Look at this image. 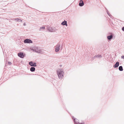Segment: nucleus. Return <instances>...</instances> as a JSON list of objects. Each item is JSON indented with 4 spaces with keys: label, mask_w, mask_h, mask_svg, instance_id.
I'll use <instances>...</instances> for the list:
<instances>
[{
    "label": "nucleus",
    "mask_w": 124,
    "mask_h": 124,
    "mask_svg": "<svg viewBox=\"0 0 124 124\" xmlns=\"http://www.w3.org/2000/svg\"><path fill=\"white\" fill-rule=\"evenodd\" d=\"M119 70L120 71H122L123 70V67L122 66H120L119 67Z\"/></svg>",
    "instance_id": "15"
},
{
    "label": "nucleus",
    "mask_w": 124,
    "mask_h": 124,
    "mask_svg": "<svg viewBox=\"0 0 124 124\" xmlns=\"http://www.w3.org/2000/svg\"><path fill=\"white\" fill-rule=\"evenodd\" d=\"M52 29L53 32L54 31H55L57 30V29H56L54 27H52Z\"/></svg>",
    "instance_id": "19"
},
{
    "label": "nucleus",
    "mask_w": 124,
    "mask_h": 124,
    "mask_svg": "<svg viewBox=\"0 0 124 124\" xmlns=\"http://www.w3.org/2000/svg\"><path fill=\"white\" fill-rule=\"evenodd\" d=\"M23 42L25 43H32V41L31 40L28 39H25Z\"/></svg>",
    "instance_id": "5"
},
{
    "label": "nucleus",
    "mask_w": 124,
    "mask_h": 124,
    "mask_svg": "<svg viewBox=\"0 0 124 124\" xmlns=\"http://www.w3.org/2000/svg\"><path fill=\"white\" fill-rule=\"evenodd\" d=\"M119 65V62L117 61V62L116 63L114 64L113 65V67L114 68H117Z\"/></svg>",
    "instance_id": "10"
},
{
    "label": "nucleus",
    "mask_w": 124,
    "mask_h": 124,
    "mask_svg": "<svg viewBox=\"0 0 124 124\" xmlns=\"http://www.w3.org/2000/svg\"><path fill=\"white\" fill-rule=\"evenodd\" d=\"M18 55L19 57L22 58L25 56V54L23 52H20L19 53H18Z\"/></svg>",
    "instance_id": "4"
},
{
    "label": "nucleus",
    "mask_w": 124,
    "mask_h": 124,
    "mask_svg": "<svg viewBox=\"0 0 124 124\" xmlns=\"http://www.w3.org/2000/svg\"><path fill=\"white\" fill-rule=\"evenodd\" d=\"M35 68L33 67H32L30 68V70L31 72H34L35 71Z\"/></svg>",
    "instance_id": "13"
},
{
    "label": "nucleus",
    "mask_w": 124,
    "mask_h": 124,
    "mask_svg": "<svg viewBox=\"0 0 124 124\" xmlns=\"http://www.w3.org/2000/svg\"><path fill=\"white\" fill-rule=\"evenodd\" d=\"M26 25V24H25V23H23V25Z\"/></svg>",
    "instance_id": "26"
},
{
    "label": "nucleus",
    "mask_w": 124,
    "mask_h": 124,
    "mask_svg": "<svg viewBox=\"0 0 124 124\" xmlns=\"http://www.w3.org/2000/svg\"><path fill=\"white\" fill-rule=\"evenodd\" d=\"M122 30L124 31V27H123L122 28Z\"/></svg>",
    "instance_id": "24"
},
{
    "label": "nucleus",
    "mask_w": 124,
    "mask_h": 124,
    "mask_svg": "<svg viewBox=\"0 0 124 124\" xmlns=\"http://www.w3.org/2000/svg\"><path fill=\"white\" fill-rule=\"evenodd\" d=\"M50 27L48 25L47 26V30H48V29L50 28Z\"/></svg>",
    "instance_id": "23"
},
{
    "label": "nucleus",
    "mask_w": 124,
    "mask_h": 124,
    "mask_svg": "<svg viewBox=\"0 0 124 124\" xmlns=\"http://www.w3.org/2000/svg\"><path fill=\"white\" fill-rule=\"evenodd\" d=\"M107 14L111 18L112 17V15L109 13L107 10Z\"/></svg>",
    "instance_id": "17"
},
{
    "label": "nucleus",
    "mask_w": 124,
    "mask_h": 124,
    "mask_svg": "<svg viewBox=\"0 0 124 124\" xmlns=\"http://www.w3.org/2000/svg\"><path fill=\"white\" fill-rule=\"evenodd\" d=\"M61 24L63 25H66V26H67V21L64 20V21H63L61 23Z\"/></svg>",
    "instance_id": "12"
},
{
    "label": "nucleus",
    "mask_w": 124,
    "mask_h": 124,
    "mask_svg": "<svg viewBox=\"0 0 124 124\" xmlns=\"http://www.w3.org/2000/svg\"><path fill=\"white\" fill-rule=\"evenodd\" d=\"M37 52L36 53H38L41 54L43 52V50L40 49L38 47H36Z\"/></svg>",
    "instance_id": "6"
},
{
    "label": "nucleus",
    "mask_w": 124,
    "mask_h": 124,
    "mask_svg": "<svg viewBox=\"0 0 124 124\" xmlns=\"http://www.w3.org/2000/svg\"><path fill=\"white\" fill-rule=\"evenodd\" d=\"M29 64L31 66L36 67L37 66L36 63L35 62H33L32 61H30L29 62Z\"/></svg>",
    "instance_id": "7"
},
{
    "label": "nucleus",
    "mask_w": 124,
    "mask_h": 124,
    "mask_svg": "<svg viewBox=\"0 0 124 124\" xmlns=\"http://www.w3.org/2000/svg\"><path fill=\"white\" fill-rule=\"evenodd\" d=\"M48 31L51 32H53L52 27H50V28L48 29Z\"/></svg>",
    "instance_id": "18"
},
{
    "label": "nucleus",
    "mask_w": 124,
    "mask_h": 124,
    "mask_svg": "<svg viewBox=\"0 0 124 124\" xmlns=\"http://www.w3.org/2000/svg\"><path fill=\"white\" fill-rule=\"evenodd\" d=\"M15 20L16 21V22H22V20H21V19H19L17 18Z\"/></svg>",
    "instance_id": "14"
},
{
    "label": "nucleus",
    "mask_w": 124,
    "mask_h": 124,
    "mask_svg": "<svg viewBox=\"0 0 124 124\" xmlns=\"http://www.w3.org/2000/svg\"><path fill=\"white\" fill-rule=\"evenodd\" d=\"M45 28V27L42 26L40 27L39 28V30L40 31L41 29H44Z\"/></svg>",
    "instance_id": "20"
},
{
    "label": "nucleus",
    "mask_w": 124,
    "mask_h": 124,
    "mask_svg": "<svg viewBox=\"0 0 124 124\" xmlns=\"http://www.w3.org/2000/svg\"><path fill=\"white\" fill-rule=\"evenodd\" d=\"M121 58L124 59V55H122L121 56Z\"/></svg>",
    "instance_id": "25"
},
{
    "label": "nucleus",
    "mask_w": 124,
    "mask_h": 124,
    "mask_svg": "<svg viewBox=\"0 0 124 124\" xmlns=\"http://www.w3.org/2000/svg\"><path fill=\"white\" fill-rule=\"evenodd\" d=\"M32 50L33 51L35 52H36L37 50H36V47H35L34 48L32 49Z\"/></svg>",
    "instance_id": "16"
},
{
    "label": "nucleus",
    "mask_w": 124,
    "mask_h": 124,
    "mask_svg": "<svg viewBox=\"0 0 124 124\" xmlns=\"http://www.w3.org/2000/svg\"><path fill=\"white\" fill-rule=\"evenodd\" d=\"M72 118L73 120L74 124H79V120L78 119L74 117L73 116L72 117Z\"/></svg>",
    "instance_id": "2"
},
{
    "label": "nucleus",
    "mask_w": 124,
    "mask_h": 124,
    "mask_svg": "<svg viewBox=\"0 0 124 124\" xmlns=\"http://www.w3.org/2000/svg\"><path fill=\"white\" fill-rule=\"evenodd\" d=\"M102 57V56L100 55L97 54V55H96L95 56H94V57H93L92 58V60H93L95 57L97 58H98L99 59H100Z\"/></svg>",
    "instance_id": "8"
},
{
    "label": "nucleus",
    "mask_w": 124,
    "mask_h": 124,
    "mask_svg": "<svg viewBox=\"0 0 124 124\" xmlns=\"http://www.w3.org/2000/svg\"><path fill=\"white\" fill-rule=\"evenodd\" d=\"M84 2L82 0H80L79 1V5L80 7H82L84 5Z\"/></svg>",
    "instance_id": "9"
},
{
    "label": "nucleus",
    "mask_w": 124,
    "mask_h": 124,
    "mask_svg": "<svg viewBox=\"0 0 124 124\" xmlns=\"http://www.w3.org/2000/svg\"><path fill=\"white\" fill-rule=\"evenodd\" d=\"M79 124H85V123L84 122H82L81 123H79Z\"/></svg>",
    "instance_id": "22"
},
{
    "label": "nucleus",
    "mask_w": 124,
    "mask_h": 124,
    "mask_svg": "<svg viewBox=\"0 0 124 124\" xmlns=\"http://www.w3.org/2000/svg\"><path fill=\"white\" fill-rule=\"evenodd\" d=\"M6 63H7L8 62V64L9 65H11V64H12L11 62H8L7 61H6Z\"/></svg>",
    "instance_id": "21"
},
{
    "label": "nucleus",
    "mask_w": 124,
    "mask_h": 124,
    "mask_svg": "<svg viewBox=\"0 0 124 124\" xmlns=\"http://www.w3.org/2000/svg\"><path fill=\"white\" fill-rule=\"evenodd\" d=\"M113 35H111L107 36V38L108 40H110L113 37Z\"/></svg>",
    "instance_id": "11"
},
{
    "label": "nucleus",
    "mask_w": 124,
    "mask_h": 124,
    "mask_svg": "<svg viewBox=\"0 0 124 124\" xmlns=\"http://www.w3.org/2000/svg\"><path fill=\"white\" fill-rule=\"evenodd\" d=\"M60 46V45L59 44H57L55 46V51L56 52H58L59 51Z\"/></svg>",
    "instance_id": "3"
},
{
    "label": "nucleus",
    "mask_w": 124,
    "mask_h": 124,
    "mask_svg": "<svg viewBox=\"0 0 124 124\" xmlns=\"http://www.w3.org/2000/svg\"><path fill=\"white\" fill-rule=\"evenodd\" d=\"M56 72L59 79L61 80L62 79L64 74L63 70L62 69H59L57 70Z\"/></svg>",
    "instance_id": "1"
}]
</instances>
